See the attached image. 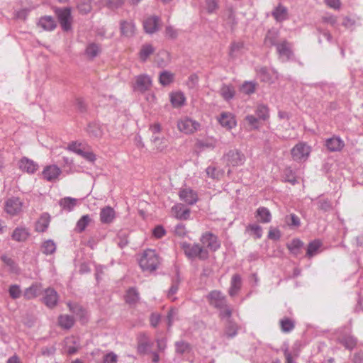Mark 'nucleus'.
Segmentation results:
<instances>
[{
    "label": "nucleus",
    "mask_w": 363,
    "mask_h": 363,
    "mask_svg": "<svg viewBox=\"0 0 363 363\" xmlns=\"http://www.w3.org/2000/svg\"><path fill=\"white\" fill-rule=\"evenodd\" d=\"M100 52L99 45L94 43L89 44L86 49V54L89 58H94Z\"/></svg>",
    "instance_id": "47"
},
{
    "label": "nucleus",
    "mask_w": 363,
    "mask_h": 363,
    "mask_svg": "<svg viewBox=\"0 0 363 363\" xmlns=\"http://www.w3.org/2000/svg\"><path fill=\"white\" fill-rule=\"evenodd\" d=\"M281 330L284 333H289L294 328V322L289 318H284L280 320Z\"/></svg>",
    "instance_id": "57"
},
{
    "label": "nucleus",
    "mask_w": 363,
    "mask_h": 363,
    "mask_svg": "<svg viewBox=\"0 0 363 363\" xmlns=\"http://www.w3.org/2000/svg\"><path fill=\"white\" fill-rule=\"evenodd\" d=\"M68 306L71 311H72L74 314H76L77 316L80 318L84 321V318H86V312L81 306L77 303H69Z\"/></svg>",
    "instance_id": "45"
},
{
    "label": "nucleus",
    "mask_w": 363,
    "mask_h": 363,
    "mask_svg": "<svg viewBox=\"0 0 363 363\" xmlns=\"http://www.w3.org/2000/svg\"><path fill=\"white\" fill-rule=\"evenodd\" d=\"M58 301V294L55 290L48 288L45 291L43 296L44 303L49 308H53Z\"/></svg>",
    "instance_id": "17"
},
{
    "label": "nucleus",
    "mask_w": 363,
    "mask_h": 363,
    "mask_svg": "<svg viewBox=\"0 0 363 363\" xmlns=\"http://www.w3.org/2000/svg\"><path fill=\"white\" fill-rule=\"evenodd\" d=\"M272 16L277 22H282L289 18L288 9L279 4L274 9Z\"/></svg>",
    "instance_id": "23"
},
{
    "label": "nucleus",
    "mask_w": 363,
    "mask_h": 363,
    "mask_svg": "<svg viewBox=\"0 0 363 363\" xmlns=\"http://www.w3.org/2000/svg\"><path fill=\"white\" fill-rule=\"evenodd\" d=\"M160 19L157 16H151L147 18L143 23L144 29L147 33L156 32L160 26Z\"/></svg>",
    "instance_id": "19"
},
{
    "label": "nucleus",
    "mask_w": 363,
    "mask_h": 363,
    "mask_svg": "<svg viewBox=\"0 0 363 363\" xmlns=\"http://www.w3.org/2000/svg\"><path fill=\"white\" fill-rule=\"evenodd\" d=\"M91 222V218L89 215H84L77 221L76 225V230L79 233L83 232L89 224Z\"/></svg>",
    "instance_id": "40"
},
{
    "label": "nucleus",
    "mask_w": 363,
    "mask_h": 363,
    "mask_svg": "<svg viewBox=\"0 0 363 363\" xmlns=\"http://www.w3.org/2000/svg\"><path fill=\"white\" fill-rule=\"evenodd\" d=\"M62 171L60 168L57 165L52 164L46 166L44 168L42 174L43 179L48 182H54L59 177Z\"/></svg>",
    "instance_id": "10"
},
{
    "label": "nucleus",
    "mask_w": 363,
    "mask_h": 363,
    "mask_svg": "<svg viewBox=\"0 0 363 363\" xmlns=\"http://www.w3.org/2000/svg\"><path fill=\"white\" fill-rule=\"evenodd\" d=\"M41 290V284L39 283H35L25 290L23 296L27 299H32L40 295Z\"/></svg>",
    "instance_id": "26"
},
{
    "label": "nucleus",
    "mask_w": 363,
    "mask_h": 363,
    "mask_svg": "<svg viewBox=\"0 0 363 363\" xmlns=\"http://www.w3.org/2000/svg\"><path fill=\"white\" fill-rule=\"evenodd\" d=\"M29 236V232L28 229L26 228H16L13 233H12V238L13 240L18 241V242H23L27 240V238Z\"/></svg>",
    "instance_id": "28"
},
{
    "label": "nucleus",
    "mask_w": 363,
    "mask_h": 363,
    "mask_svg": "<svg viewBox=\"0 0 363 363\" xmlns=\"http://www.w3.org/2000/svg\"><path fill=\"white\" fill-rule=\"evenodd\" d=\"M220 311V316L221 318H228L229 319L232 315V309L227 304H224L223 307H220L218 308Z\"/></svg>",
    "instance_id": "63"
},
{
    "label": "nucleus",
    "mask_w": 363,
    "mask_h": 363,
    "mask_svg": "<svg viewBox=\"0 0 363 363\" xmlns=\"http://www.w3.org/2000/svg\"><path fill=\"white\" fill-rule=\"evenodd\" d=\"M256 216L263 223H268L272 220V215L269 210L265 207H259L256 211Z\"/></svg>",
    "instance_id": "31"
},
{
    "label": "nucleus",
    "mask_w": 363,
    "mask_h": 363,
    "mask_svg": "<svg viewBox=\"0 0 363 363\" xmlns=\"http://www.w3.org/2000/svg\"><path fill=\"white\" fill-rule=\"evenodd\" d=\"M247 230L250 231L251 234L253 235L256 239H259L262 236V229L259 225H249L247 227Z\"/></svg>",
    "instance_id": "58"
},
{
    "label": "nucleus",
    "mask_w": 363,
    "mask_h": 363,
    "mask_svg": "<svg viewBox=\"0 0 363 363\" xmlns=\"http://www.w3.org/2000/svg\"><path fill=\"white\" fill-rule=\"evenodd\" d=\"M185 255L189 258L199 257L205 259L208 257V250L199 244H189L184 242L182 245Z\"/></svg>",
    "instance_id": "2"
},
{
    "label": "nucleus",
    "mask_w": 363,
    "mask_h": 363,
    "mask_svg": "<svg viewBox=\"0 0 363 363\" xmlns=\"http://www.w3.org/2000/svg\"><path fill=\"white\" fill-rule=\"evenodd\" d=\"M178 289H179V281H175L172 283L170 289H169V291L167 292V297L172 301H174L177 299V298L174 296V295L177 292Z\"/></svg>",
    "instance_id": "62"
},
{
    "label": "nucleus",
    "mask_w": 363,
    "mask_h": 363,
    "mask_svg": "<svg viewBox=\"0 0 363 363\" xmlns=\"http://www.w3.org/2000/svg\"><path fill=\"white\" fill-rule=\"evenodd\" d=\"M238 329V325L235 323L229 320L225 327V335L228 337L232 338L237 335Z\"/></svg>",
    "instance_id": "49"
},
{
    "label": "nucleus",
    "mask_w": 363,
    "mask_h": 363,
    "mask_svg": "<svg viewBox=\"0 0 363 363\" xmlns=\"http://www.w3.org/2000/svg\"><path fill=\"white\" fill-rule=\"evenodd\" d=\"M2 262L9 267V270L14 273L18 272V269L15 263V262L6 255H2L1 257Z\"/></svg>",
    "instance_id": "55"
},
{
    "label": "nucleus",
    "mask_w": 363,
    "mask_h": 363,
    "mask_svg": "<svg viewBox=\"0 0 363 363\" xmlns=\"http://www.w3.org/2000/svg\"><path fill=\"white\" fill-rule=\"evenodd\" d=\"M87 132L91 137L99 138L103 135V130L97 123H90L87 128Z\"/></svg>",
    "instance_id": "38"
},
{
    "label": "nucleus",
    "mask_w": 363,
    "mask_h": 363,
    "mask_svg": "<svg viewBox=\"0 0 363 363\" xmlns=\"http://www.w3.org/2000/svg\"><path fill=\"white\" fill-rule=\"evenodd\" d=\"M118 356L113 352H110L104 356L102 363H117Z\"/></svg>",
    "instance_id": "64"
},
{
    "label": "nucleus",
    "mask_w": 363,
    "mask_h": 363,
    "mask_svg": "<svg viewBox=\"0 0 363 363\" xmlns=\"http://www.w3.org/2000/svg\"><path fill=\"white\" fill-rule=\"evenodd\" d=\"M86 146L87 145L86 144L75 141L70 143L68 145L67 149L71 152H73L80 155L83 150L86 149Z\"/></svg>",
    "instance_id": "44"
},
{
    "label": "nucleus",
    "mask_w": 363,
    "mask_h": 363,
    "mask_svg": "<svg viewBox=\"0 0 363 363\" xmlns=\"http://www.w3.org/2000/svg\"><path fill=\"white\" fill-rule=\"evenodd\" d=\"M159 79L163 86L169 85L173 80V74L168 71H164L160 73Z\"/></svg>",
    "instance_id": "54"
},
{
    "label": "nucleus",
    "mask_w": 363,
    "mask_h": 363,
    "mask_svg": "<svg viewBox=\"0 0 363 363\" xmlns=\"http://www.w3.org/2000/svg\"><path fill=\"white\" fill-rule=\"evenodd\" d=\"M278 38V32L276 30H270L266 35L264 39V44L267 46H272L276 45Z\"/></svg>",
    "instance_id": "46"
},
{
    "label": "nucleus",
    "mask_w": 363,
    "mask_h": 363,
    "mask_svg": "<svg viewBox=\"0 0 363 363\" xmlns=\"http://www.w3.org/2000/svg\"><path fill=\"white\" fill-rule=\"evenodd\" d=\"M50 220V216L48 213H43L36 223V230L38 232L45 231L49 225Z\"/></svg>",
    "instance_id": "35"
},
{
    "label": "nucleus",
    "mask_w": 363,
    "mask_h": 363,
    "mask_svg": "<svg viewBox=\"0 0 363 363\" xmlns=\"http://www.w3.org/2000/svg\"><path fill=\"white\" fill-rule=\"evenodd\" d=\"M9 293L13 299L18 298L22 294L20 286L17 284L10 286L9 289Z\"/></svg>",
    "instance_id": "61"
},
{
    "label": "nucleus",
    "mask_w": 363,
    "mask_h": 363,
    "mask_svg": "<svg viewBox=\"0 0 363 363\" xmlns=\"http://www.w3.org/2000/svg\"><path fill=\"white\" fill-rule=\"evenodd\" d=\"M23 207V202L18 197L12 196L6 200L4 208L6 212L11 216L18 215Z\"/></svg>",
    "instance_id": "7"
},
{
    "label": "nucleus",
    "mask_w": 363,
    "mask_h": 363,
    "mask_svg": "<svg viewBox=\"0 0 363 363\" xmlns=\"http://www.w3.org/2000/svg\"><path fill=\"white\" fill-rule=\"evenodd\" d=\"M170 101L174 107L179 108L184 104L186 98L182 92L177 91L170 94Z\"/></svg>",
    "instance_id": "29"
},
{
    "label": "nucleus",
    "mask_w": 363,
    "mask_h": 363,
    "mask_svg": "<svg viewBox=\"0 0 363 363\" xmlns=\"http://www.w3.org/2000/svg\"><path fill=\"white\" fill-rule=\"evenodd\" d=\"M172 211L174 216L180 220H186L190 215V210L182 204L174 205L172 208Z\"/></svg>",
    "instance_id": "25"
},
{
    "label": "nucleus",
    "mask_w": 363,
    "mask_h": 363,
    "mask_svg": "<svg viewBox=\"0 0 363 363\" xmlns=\"http://www.w3.org/2000/svg\"><path fill=\"white\" fill-rule=\"evenodd\" d=\"M175 350L177 354H183L189 352L190 346L184 341H178L175 343Z\"/></svg>",
    "instance_id": "52"
},
{
    "label": "nucleus",
    "mask_w": 363,
    "mask_h": 363,
    "mask_svg": "<svg viewBox=\"0 0 363 363\" xmlns=\"http://www.w3.org/2000/svg\"><path fill=\"white\" fill-rule=\"evenodd\" d=\"M56 13L62 28L68 31L71 29L72 16L69 8H63L56 9Z\"/></svg>",
    "instance_id": "6"
},
{
    "label": "nucleus",
    "mask_w": 363,
    "mask_h": 363,
    "mask_svg": "<svg viewBox=\"0 0 363 363\" xmlns=\"http://www.w3.org/2000/svg\"><path fill=\"white\" fill-rule=\"evenodd\" d=\"M152 85V79L147 74H140L135 77V82L133 89L136 91L145 92L148 90Z\"/></svg>",
    "instance_id": "9"
},
{
    "label": "nucleus",
    "mask_w": 363,
    "mask_h": 363,
    "mask_svg": "<svg viewBox=\"0 0 363 363\" xmlns=\"http://www.w3.org/2000/svg\"><path fill=\"white\" fill-rule=\"evenodd\" d=\"M116 217V213L111 206H106L100 211V220L102 223L108 224L113 222Z\"/></svg>",
    "instance_id": "20"
},
{
    "label": "nucleus",
    "mask_w": 363,
    "mask_h": 363,
    "mask_svg": "<svg viewBox=\"0 0 363 363\" xmlns=\"http://www.w3.org/2000/svg\"><path fill=\"white\" fill-rule=\"evenodd\" d=\"M218 120L223 127L228 130L235 127L237 124L234 115L230 112H223Z\"/></svg>",
    "instance_id": "14"
},
{
    "label": "nucleus",
    "mask_w": 363,
    "mask_h": 363,
    "mask_svg": "<svg viewBox=\"0 0 363 363\" xmlns=\"http://www.w3.org/2000/svg\"><path fill=\"white\" fill-rule=\"evenodd\" d=\"M139 295L138 291L134 288H130L127 291L125 295V301L130 304L135 303L138 301Z\"/></svg>",
    "instance_id": "50"
},
{
    "label": "nucleus",
    "mask_w": 363,
    "mask_h": 363,
    "mask_svg": "<svg viewBox=\"0 0 363 363\" xmlns=\"http://www.w3.org/2000/svg\"><path fill=\"white\" fill-rule=\"evenodd\" d=\"M303 246V242L299 239H294L287 244V248L289 251L296 256L300 254Z\"/></svg>",
    "instance_id": "36"
},
{
    "label": "nucleus",
    "mask_w": 363,
    "mask_h": 363,
    "mask_svg": "<svg viewBox=\"0 0 363 363\" xmlns=\"http://www.w3.org/2000/svg\"><path fill=\"white\" fill-rule=\"evenodd\" d=\"M245 121L250 130H257L260 127V120L254 115H247L245 118Z\"/></svg>",
    "instance_id": "42"
},
{
    "label": "nucleus",
    "mask_w": 363,
    "mask_h": 363,
    "mask_svg": "<svg viewBox=\"0 0 363 363\" xmlns=\"http://www.w3.org/2000/svg\"><path fill=\"white\" fill-rule=\"evenodd\" d=\"M325 145L330 151L337 152L340 151L343 148L345 144L339 137H333L326 140Z\"/></svg>",
    "instance_id": "24"
},
{
    "label": "nucleus",
    "mask_w": 363,
    "mask_h": 363,
    "mask_svg": "<svg viewBox=\"0 0 363 363\" xmlns=\"http://www.w3.org/2000/svg\"><path fill=\"white\" fill-rule=\"evenodd\" d=\"M38 26L45 30L50 31L56 27V23L52 17L46 16L39 20Z\"/></svg>",
    "instance_id": "27"
},
{
    "label": "nucleus",
    "mask_w": 363,
    "mask_h": 363,
    "mask_svg": "<svg viewBox=\"0 0 363 363\" xmlns=\"http://www.w3.org/2000/svg\"><path fill=\"white\" fill-rule=\"evenodd\" d=\"M77 200L71 197H65L60 200L59 204L63 210L72 211L77 206Z\"/></svg>",
    "instance_id": "32"
},
{
    "label": "nucleus",
    "mask_w": 363,
    "mask_h": 363,
    "mask_svg": "<svg viewBox=\"0 0 363 363\" xmlns=\"http://www.w3.org/2000/svg\"><path fill=\"white\" fill-rule=\"evenodd\" d=\"M179 198L189 205H193L198 201L197 194L189 188L182 189L179 191Z\"/></svg>",
    "instance_id": "16"
},
{
    "label": "nucleus",
    "mask_w": 363,
    "mask_h": 363,
    "mask_svg": "<svg viewBox=\"0 0 363 363\" xmlns=\"http://www.w3.org/2000/svg\"><path fill=\"white\" fill-rule=\"evenodd\" d=\"M220 94L225 100L232 99L235 94L234 87L232 85L223 84L220 89Z\"/></svg>",
    "instance_id": "33"
},
{
    "label": "nucleus",
    "mask_w": 363,
    "mask_h": 363,
    "mask_svg": "<svg viewBox=\"0 0 363 363\" xmlns=\"http://www.w3.org/2000/svg\"><path fill=\"white\" fill-rule=\"evenodd\" d=\"M58 320L60 325L65 329L72 328L74 323L73 317L69 315H60Z\"/></svg>",
    "instance_id": "41"
},
{
    "label": "nucleus",
    "mask_w": 363,
    "mask_h": 363,
    "mask_svg": "<svg viewBox=\"0 0 363 363\" xmlns=\"http://www.w3.org/2000/svg\"><path fill=\"white\" fill-rule=\"evenodd\" d=\"M91 1L92 0H79L77 4L79 11L82 14L89 13L92 9Z\"/></svg>",
    "instance_id": "43"
},
{
    "label": "nucleus",
    "mask_w": 363,
    "mask_h": 363,
    "mask_svg": "<svg viewBox=\"0 0 363 363\" xmlns=\"http://www.w3.org/2000/svg\"><path fill=\"white\" fill-rule=\"evenodd\" d=\"M337 340L349 350L353 349L357 345V339L350 334V331L340 333Z\"/></svg>",
    "instance_id": "15"
},
{
    "label": "nucleus",
    "mask_w": 363,
    "mask_h": 363,
    "mask_svg": "<svg viewBox=\"0 0 363 363\" xmlns=\"http://www.w3.org/2000/svg\"><path fill=\"white\" fill-rule=\"evenodd\" d=\"M152 141L156 149L160 152L164 150L167 147V143L164 138H160L157 135H153Z\"/></svg>",
    "instance_id": "51"
},
{
    "label": "nucleus",
    "mask_w": 363,
    "mask_h": 363,
    "mask_svg": "<svg viewBox=\"0 0 363 363\" xmlns=\"http://www.w3.org/2000/svg\"><path fill=\"white\" fill-rule=\"evenodd\" d=\"M155 51V48L150 44H144L142 45L139 52L140 59L145 62Z\"/></svg>",
    "instance_id": "37"
},
{
    "label": "nucleus",
    "mask_w": 363,
    "mask_h": 363,
    "mask_svg": "<svg viewBox=\"0 0 363 363\" xmlns=\"http://www.w3.org/2000/svg\"><path fill=\"white\" fill-rule=\"evenodd\" d=\"M80 345L77 337H69L65 340V351L69 354L76 353Z\"/></svg>",
    "instance_id": "21"
},
{
    "label": "nucleus",
    "mask_w": 363,
    "mask_h": 363,
    "mask_svg": "<svg viewBox=\"0 0 363 363\" xmlns=\"http://www.w3.org/2000/svg\"><path fill=\"white\" fill-rule=\"evenodd\" d=\"M19 168L28 174H33L38 168V164L32 160L23 157L19 161Z\"/></svg>",
    "instance_id": "18"
},
{
    "label": "nucleus",
    "mask_w": 363,
    "mask_h": 363,
    "mask_svg": "<svg viewBox=\"0 0 363 363\" xmlns=\"http://www.w3.org/2000/svg\"><path fill=\"white\" fill-rule=\"evenodd\" d=\"M121 32L127 37L132 36L135 33V26L133 21H123L121 22Z\"/></svg>",
    "instance_id": "34"
},
{
    "label": "nucleus",
    "mask_w": 363,
    "mask_h": 363,
    "mask_svg": "<svg viewBox=\"0 0 363 363\" xmlns=\"http://www.w3.org/2000/svg\"><path fill=\"white\" fill-rule=\"evenodd\" d=\"M241 277L239 274H234L231 279V284L229 289L230 296H235L241 288Z\"/></svg>",
    "instance_id": "30"
},
{
    "label": "nucleus",
    "mask_w": 363,
    "mask_h": 363,
    "mask_svg": "<svg viewBox=\"0 0 363 363\" xmlns=\"http://www.w3.org/2000/svg\"><path fill=\"white\" fill-rule=\"evenodd\" d=\"M245 45L243 42H233L230 46L229 55L231 58H236L245 51Z\"/></svg>",
    "instance_id": "22"
},
{
    "label": "nucleus",
    "mask_w": 363,
    "mask_h": 363,
    "mask_svg": "<svg viewBox=\"0 0 363 363\" xmlns=\"http://www.w3.org/2000/svg\"><path fill=\"white\" fill-rule=\"evenodd\" d=\"M208 299L211 305L216 308L223 307L225 304L226 299L225 296L219 291H212L208 295Z\"/></svg>",
    "instance_id": "12"
},
{
    "label": "nucleus",
    "mask_w": 363,
    "mask_h": 363,
    "mask_svg": "<svg viewBox=\"0 0 363 363\" xmlns=\"http://www.w3.org/2000/svg\"><path fill=\"white\" fill-rule=\"evenodd\" d=\"M139 264L143 270L153 272L160 264L159 257L154 250L148 249L141 255Z\"/></svg>",
    "instance_id": "1"
},
{
    "label": "nucleus",
    "mask_w": 363,
    "mask_h": 363,
    "mask_svg": "<svg viewBox=\"0 0 363 363\" xmlns=\"http://www.w3.org/2000/svg\"><path fill=\"white\" fill-rule=\"evenodd\" d=\"M153 343L145 333H140L138 336V351L140 354L150 352Z\"/></svg>",
    "instance_id": "11"
},
{
    "label": "nucleus",
    "mask_w": 363,
    "mask_h": 363,
    "mask_svg": "<svg viewBox=\"0 0 363 363\" xmlns=\"http://www.w3.org/2000/svg\"><path fill=\"white\" fill-rule=\"evenodd\" d=\"M285 220L287 225L290 227H298L301 225L299 218L294 213L286 216Z\"/></svg>",
    "instance_id": "59"
},
{
    "label": "nucleus",
    "mask_w": 363,
    "mask_h": 363,
    "mask_svg": "<svg viewBox=\"0 0 363 363\" xmlns=\"http://www.w3.org/2000/svg\"><path fill=\"white\" fill-rule=\"evenodd\" d=\"M277 50L282 62L289 60L292 56L291 45L286 41L277 44Z\"/></svg>",
    "instance_id": "13"
},
{
    "label": "nucleus",
    "mask_w": 363,
    "mask_h": 363,
    "mask_svg": "<svg viewBox=\"0 0 363 363\" xmlns=\"http://www.w3.org/2000/svg\"><path fill=\"white\" fill-rule=\"evenodd\" d=\"M311 147L306 143H298L291 150L292 158L296 162H304L309 157Z\"/></svg>",
    "instance_id": "3"
},
{
    "label": "nucleus",
    "mask_w": 363,
    "mask_h": 363,
    "mask_svg": "<svg viewBox=\"0 0 363 363\" xmlns=\"http://www.w3.org/2000/svg\"><path fill=\"white\" fill-rule=\"evenodd\" d=\"M320 245L321 244L318 240H314L310 242L307 248V255L308 257L315 255L318 252Z\"/></svg>",
    "instance_id": "56"
},
{
    "label": "nucleus",
    "mask_w": 363,
    "mask_h": 363,
    "mask_svg": "<svg viewBox=\"0 0 363 363\" xmlns=\"http://www.w3.org/2000/svg\"><path fill=\"white\" fill-rule=\"evenodd\" d=\"M255 114L260 121L267 120L269 117L268 107L264 104H259L255 109Z\"/></svg>",
    "instance_id": "39"
},
{
    "label": "nucleus",
    "mask_w": 363,
    "mask_h": 363,
    "mask_svg": "<svg viewBox=\"0 0 363 363\" xmlns=\"http://www.w3.org/2000/svg\"><path fill=\"white\" fill-rule=\"evenodd\" d=\"M218 9V0H206L204 9L208 13H213Z\"/></svg>",
    "instance_id": "53"
},
{
    "label": "nucleus",
    "mask_w": 363,
    "mask_h": 363,
    "mask_svg": "<svg viewBox=\"0 0 363 363\" xmlns=\"http://www.w3.org/2000/svg\"><path fill=\"white\" fill-rule=\"evenodd\" d=\"M201 242L204 248L206 247L211 251L217 250L220 246L218 238L211 233H204L201 238Z\"/></svg>",
    "instance_id": "8"
},
{
    "label": "nucleus",
    "mask_w": 363,
    "mask_h": 363,
    "mask_svg": "<svg viewBox=\"0 0 363 363\" xmlns=\"http://www.w3.org/2000/svg\"><path fill=\"white\" fill-rule=\"evenodd\" d=\"M177 128L182 133L191 134L199 129V123L191 118L184 117L177 121Z\"/></svg>",
    "instance_id": "5"
},
{
    "label": "nucleus",
    "mask_w": 363,
    "mask_h": 363,
    "mask_svg": "<svg viewBox=\"0 0 363 363\" xmlns=\"http://www.w3.org/2000/svg\"><path fill=\"white\" fill-rule=\"evenodd\" d=\"M240 91L246 94H251L255 91V84L252 82H245L240 87Z\"/></svg>",
    "instance_id": "60"
},
{
    "label": "nucleus",
    "mask_w": 363,
    "mask_h": 363,
    "mask_svg": "<svg viewBox=\"0 0 363 363\" xmlns=\"http://www.w3.org/2000/svg\"><path fill=\"white\" fill-rule=\"evenodd\" d=\"M56 250L55 243L52 240L45 241L42 245V252L45 255H51Z\"/></svg>",
    "instance_id": "48"
},
{
    "label": "nucleus",
    "mask_w": 363,
    "mask_h": 363,
    "mask_svg": "<svg viewBox=\"0 0 363 363\" xmlns=\"http://www.w3.org/2000/svg\"><path fill=\"white\" fill-rule=\"evenodd\" d=\"M223 159L228 167H239L244 164L245 157L244 154L237 150H231L223 156Z\"/></svg>",
    "instance_id": "4"
}]
</instances>
